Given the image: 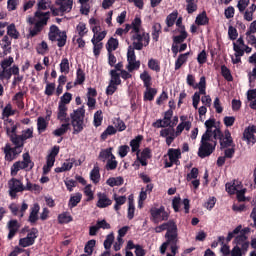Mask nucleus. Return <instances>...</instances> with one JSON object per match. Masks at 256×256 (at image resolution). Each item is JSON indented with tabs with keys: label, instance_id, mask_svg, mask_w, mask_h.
Returning a JSON list of instances; mask_svg holds the SVG:
<instances>
[{
	"label": "nucleus",
	"instance_id": "ea45409f",
	"mask_svg": "<svg viewBox=\"0 0 256 256\" xmlns=\"http://www.w3.org/2000/svg\"><path fill=\"white\" fill-rule=\"evenodd\" d=\"M7 35L12 39H19V31H17V28L13 23L7 27Z\"/></svg>",
	"mask_w": 256,
	"mask_h": 256
},
{
	"label": "nucleus",
	"instance_id": "39448f33",
	"mask_svg": "<svg viewBox=\"0 0 256 256\" xmlns=\"http://www.w3.org/2000/svg\"><path fill=\"white\" fill-rule=\"evenodd\" d=\"M140 79L143 81L144 87L146 88V91L144 92V101H153L155 95H157V88H151V75H149V72L144 71L140 74Z\"/></svg>",
	"mask_w": 256,
	"mask_h": 256
},
{
	"label": "nucleus",
	"instance_id": "4c0bfd02",
	"mask_svg": "<svg viewBox=\"0 0 256 256\" xmlns=\"http://www.w3.org/2000/svg\"><path fill=\"white\" fill-rule=\"evenodd\" d=\"M165 228L167 231L166 233H177V224L175 223V220H169L168 222H165Z\"/></svg>",
	"mask_w": 256,
	"mask_h": 256
},
{
	"label": "nucleus",
	"instance_id": "a18cd8bd",
	"mask_svg": "<svg viewBox=\"0 0 256 256\" xmlns=\"http://www.w3.org/2000/svg\"><path fill=\"white\" fill-rule=\"evenodd\" d=\"M38 10L36 13H43V11H47L51 5L49 4V0H40L37 4Z\"/></svg>",
	"mask_w": 256,
	"mask_h": 256
},
{
	"label": "nucleus",
	"instance_id": "f257e3e1",
	"mask_svg": "<svg viewBox=\"0 0 256 256\" xmlns=\"http://www.w3.org/2000/svg\"><path fill=\"white\" fill-rule=\"evenodd\" d=\"M71 125L73 127V135H79L85 129V106L73 110L70 114Z\"/></svg>",
	"mask_w": 256,
	"mask_h": 256
},
{
	"label": "nucleus",
	"instance_id": "338daca9",
	"mask_svg": "<svg viewBox=\"0 0 256 256\" xmlns=\"http://www.w3.org/2000/svg\"><path fill=\"white\" fill-rule=\"evenodd\" d=\"M197 62L199 65H205L207 63V52L202 50L197 56Z\"/></svg>",
	"mask_w": 256,
	"mask_h": 256
},
{
	"label": "nucleus",
	"instance_id": "603ef678",
	"mask_svg": "<svg viewBox=\"0 0 256 256\" xmlns=\"http://www.w3.org/2000/svg\"><path fill=\"white\" fill-rule=\"evenodd\" d=\"M114 241H115V235H113V233L108 234L104 241V248L106 249V251H109V249H111V246L113 245Z\"/></svg>",
	"mask_w": 256,
	"mask_h": 256
},
{
	"label": "nucleus",
	"instance_id": "2eb2a0df",
	"mask_svg": "<svg viewBox=\"0 0 256 256\" xmlns=\"http://www.w3.org/2000/svg\"><path fill=\"white\" fill-rule=\"evenodd\" d=\"M247 239V235L240 234L234 238L233 244L237 247L240 245L243 253H247V251H249V241H247Z\"/></svg>",
	"mask_w": 256,
	"mask_h": 256
},
{
	"label": "nucleus",
	"instance_id": "58836bf2",
	"mask_svg": "<svg viewBox=\"0 0 256 256\" xmlns=\"http://www.w3.org/2000/svg\"><path fill=\"white\" fill-rule=\"evenodd\" d=\"M63 3L60 6L62 13H69L73 9V0H62Z\"/></svg>",
	"mask_w": 256,
	"mask_h": 256
},
{
	"label": "nucleus",
	"instance_id": "a211bd4d",
	"mask_svg": "<svg viewBox=\"0 0 256 256\" xmlns=\"http://www.w3.org/2000/svg\"><path fill=\"white\" fill-rule=\"evenodd\" d=\"M205 127H206V131L202 135L204 137H215V130H213V128L220 129L219 127H217L215 125V118L206 120L205 121Z\"/></svg>",
	"mask_w": 256,
	"mask_h": 256
},
{
	"label": "nucleus",
	"instance_id": "a19ab883",
	"mask_svg": "<svg viewBox=\"0 0 256 256\" xmlns=\"http://www.w3.org/2000/svg\"><path fill=\"white\" fill-rule=\"evenodd\" d=\"M73 100V94L69 92H65L62 97H60V101L58 105H69Z\"/></svg>",
	"mask_w": 256,
	"mask_h": 256
},
{
	"label": "nucleus",
	"instance_id": "864d4df0",
	"mask_svg": "<svg viewBox=\"0 0 256 256\" xmlns=\"http://www.w3.org/2000/svg\"><path fill=\"white\" fill-rule=\"evenodd\" d=\"M177 15V12H172L166 17L167 27H173V25H175V21H177Z\"/></svg>",
	"mask_w": 256,
	"mask_h": 256
},
{
	"label": "nucleus",
	"instance_id": "09e8293b",
	"mask_svg": "<svg viewBox=\"0 0 256 256\" xmlns=\"http://www.w3.org/2000/svg\"><path fill=\"white\" fill-rule=\"evenodd\" d=\"M56 41H58L57 45L58 47H65L67 45V32L62 31L59 33V38H56Z\"/></svg>",
	"mask_w": 256,
	"mask_h": 256
},
{
	"label": "nucleus",
	"instance_id": "7ed1b4c3",
	"mask_svg": "<svg viewBox=\"0 0 256 256\" xmlns=\"http://www.w3.org/2000/svg\"><path fill=\"white\" fill-rule=\"evenodd\" d=\"M34 17L38 19L33 28H30L29 34L27 35V39H33V37H37L43 31V27L47 25L51 17V12H35Z\"/></svg>",
	"mask_w": 256,
	"mask_h": 256
},
{
	"label": "nucleus",
	"instance_id": "f03ea898",
	"mask_svg": "<svg viewBox=\"0 0 256 256\" xmlns=\"http://www.w3.org/2000/svg\"><path fill=\"white\" fill-rule=\"evenodd\" d=\"M217 147V140H214L212 136H202L200 146L198 148V157L205 159V157H211Z\"/></svg>",
	"mask_w": 256,
	"mask_h": 256
},
{
	"label": "nucleus",
	"instance_id": "20e7f679",
	"mask_svg": "<svg viewBox=\"0 0 256 256\" xmlns=\"http://www.w3.org/2000/svg\"><path fill=\"white\" fill-rule=\"evenodd\" d=\"M213 139L219 141L220 149L235 147V142L233 141V136H231V131H229V129H226L224 132L221 131V128L214 129Z\"/></svg>",
	"mask_w": 256,
	"mask_h": 256
},
{
	"label": "nucleus",
	"instance_id": "052dcab7",
	"mask_svg": "<svg viewBox=\"0 0 256 256\" xmlns=\"http://www.w3.org/2000/svg\"><path fill=\"white\" fill-rule=\"evenodd\" d=\"M44 93L48 97L53 96V93H55V83L46 82V88H45Z\"/></svg>",
	"mask_w": 256,
	"mask_h": 256
},
{
	"label": "nucleus",
	"instance_id": "13d9d810",
	"mask_svg": "<svg viewBox=\"0 0 256 256\" xmlns=\"http://www.w3.org/2000/svg\"><path fill=\"white\" fill-rule=\"evenodd\" d=\"M129 151H131V148L128 145H121L118 148V154L121 159L127 157Z\"/></svg>",
	"mask_w": 256,
	"mask_h": 256
},
{
	"label": "nucleus",
	"instance_id": "de8ad7c7",
	"mask_svg": "<svg viewBox=\"0 0 256 256\" xmlns=\"http://www.w3.org/2000/svg\"><path fill=\"white\" fill-rule=\"evenodd\" d=\"M4 153H5V161H15L16 157L13 154V151H11V146L9 144L6 145L5 149H4Z\"/></svg>",
	"mask_w": 256,
	"mask_h": 256
},
{
	"label": "nucleus",
	"instance_id": "ddd939ff",
	"mask_svg": "<svg viewBox=\"0 0 256 256\" xmlns=\"http://www.w3.org/2000/svg\"><path fill=\"white\" fill-rule=\"evenodd\" d=\"M69 108L66 105L58 104L57 119L60 123H71V117L67 114Z\"/></svg>",
	"mask_w": 256,
	"mask_h": 256
},
{
	"label": "nucleus",
	"instance_id": "f3484780",
	"mask_svg": "<svg viewBox=\"0 0 256 256\" xmlns=\"http://www.w3.org/2000/svg\"><path fill=\"white\" fill-rule=\"evenodd\" d=\"M39 211H41V206H39V203H35L30 208V215L28 217V222L31 225H35V223H37V221H39Z\"/></svg>",
	"mask_w": 256,
	"mask_h": 256
},
{
	"label": "nucleus",
	"instance_id": "9d476101",
	"mask_svg": "<svg viewBox=\"0 0 256 256\" xmlns=\"http://www.w3.org/2000/svg\"><path fill=\"white\" fill-rule=\"evenodd\" d=\"M242 139L246 141L247 145H255L256 143L255 125H249L244 129Z\"/></svg>",
	"mask_w": 256,
	"mask_h": 256
},
{
	"label": "nucleus",
	"instance_id": "5fc2aeb1",
	"mask_svg": "<svg viewBox=\"0 0 256 256\" xmlns=\"http://www.w3.org/2000/svg\"><path fill=\"white\" fill-rule=\"evenodd\" d=\"M76 31H78L79 37H84L88 33L87 25L83 22H80L76 27Z\"/></svg>",
	"mask_w": 256,
	"mask_h": 256
},
{
	"label": "nucleus",
	"instance_id": "f8f14e48",
	"mask_svg": "<svg viewBox=\"0 0 256 256\" xmlns=\"http://www.w3.org/2000/svg\"><path fill=\"white\" fill-rule=\"evenodd\" d=\"M140 152L136 153V159L138 162H140V164L142 165V167H147L148 159H151L153 157V152L151 150V148L146 147L142 150V152L139 154Z\"/></svg>",
	"mask_w": 256,
	"mask_h": 256
},
{
	"label": "nucleus",
	"instance_id": "423d86ee",
	"mask_svg": "<svg viewBox=\"0 0 256 256\" xmlns=\"http://www.w3.org/2000/svg\"><path fill=\"white\" fill-rule=\"evenodd\" d=\"M35 167V162L31 161V155L28 152L23 154V161L15 162L11 167V176L15 177L21 169H33Z\"/></svg>",
	"mask_w": 256,
	"mask_h": 256
},
{
	"label": "nucleus",
	"instance_id": "b1692460",
	"mask_svg": "<svg viewBox=\"0 0 256 256\" xmlns=\"http://www.w3.org/2000/svg\"><path fill=\"white\" fill-rule=\"evenodd\" d=\"M69 129H71V123L64 122L61 124L60 128L53 131V135H55V137H63Z\"/></svg>",
	"mask_w": 256,
	"mask_h": 256
},
{
	"label": "nucleus",
	"instance_id": "37998d69",
	"mask_svg": "<svg viewBox=\"0 0 256 256\" xmlns=\"http://www.w3.org/2000/svg\"><path fill=\"white\" fill-rule=\"evenodd\" d=\"M91 43L94 45L93 53L95 57H99V55H101V49H103V43L97 42L95 38H92Z\"/></svg>",
	"mask_w": 256,
	"mask_h": 256
},
{
	"label": "nucleus",
	"instance_id": "bb28decb",
	"mask_svg": "<svg viewBox=\"0 0 256 256\" xmlns=\"http://www.w3.org/2000/svg\"><path fill=\"white\" fill-rule=\"evenodd\" d=\"M195 23L199 27L207 25L209 23V17L207 16V12L203 11L202 13L198 14Z\"/></svg>",
	"mask_w": 256,
	"mask_h": 256
},
{
	"label": "nucleus",
	"instance_id": "bf43d9fd",
	"mask_svg": "<svg viewBox=\"0 0 256 256\" xmlns=\"http://www.w3.org/2000/svg\"><path fill=\"white\" fill-rule=\"evenodd\" d=\"M20 136L22 138V141H27V139H33V128H27L26 130H23Z\"/></svg>",
	"mask_w": 256,
	"mask_h": 256
},
{
	"label": "nucleus",
	"instance_id": "6ab92c4d",
	"mask_svg": "<svg viewBox=\"0 0 256 256\" xmlns=\"http://www.w3.org/2000/svg\"><path fill=\"white\" fill-rule=\"evenodd\" d=\"M21 227V225H19V221L17 220H10L8 222V239L11 240L13 239V237H15V235H17V231H19V228Z\"/></svg>",
	"mask_w": 256,
	"mask_h": 256
},
{
	"label": "nucleus",
	"instance_id": "4468645a",
	"mask_svg": "<svg viewBox=\"0 0 256 256\" xmlns=\"http://www.w3.org/2000/svg\"><path fill=\"white\" fill-rule=\"evenodd\" d=\"M98 201L96 203V207L99 209H105L113 205V200L109 198L105 193L99 192L97 193Z\"/></svg>",
	"mask_w": 256,
	"mask_h": 256
},
{
	"label": "nucleus",
	"instance_id": "4d7b16f0",
	"mask_svg": "<svg viewBox=\"0 0 256 256\" xmlns=\"http://www.w3.org/2000/svg\"><path fill=\"white\" fill-rule=\"evenodd\" d=\"M97 241L95 240H89L84 248L85 253H87V255H93V248L95 247Z\"/></svg>",
	"mask_w": 256,
	"mask_h": 256
},
{
	"label": "nucleus",
	"instance_id": "a878e982",
	"mask_svg": "<svg viewBox=\"0 0 256 256\" xmlns=\"http://www.w3.org/2000/svg\"><path fill=\"white\" fill-rule=\"evenodd\" d=\"M47 127H49V122H47V120L44 117H38L37 130L39 135H41V133H45V131H47Z\"/></svg>",
	"mask_w": 256,
	"mask_h": 256
},
{
	"label": "nucleus",
	"instance_id": "774afa93",
	"mask_svg": "<svg viewBox=\"0 0 256 256\" xmlns=\"http://www.w3.org/2000/svg\"><path fill=\"white\" fill-rule=\"evenodd\" d=\"M231 256H243L245 253H243V248L239 246H234L232 250L230 251Z\"/></svg>",
	"mask_w": 256,
	"mask_h": 256
},
{
	"label": "nucleus",
	"instance_id": "f704fd0d",
	"mask_svg": "<svg viewBox=\"0 0 256 256\" xmlns=\"http://www.w3.org/2000/svg\"><path fill=\"white\" fill-rule=\"evenodd\" d=\"M117 133V128H115L113 125H109L104 132L101 134L102 141H106L107 137L110 135H115Z\"/></svg>",
	"mask_w": 256,
	"mask_h": 256
},
{
	"label": "nucleus",
	"instance_id": "c756f323",
	"mask_svg": "<svg viewBox=\"0 0 256 256\" xmlns=\"http://www.w3.org/2000/svg\"><path fill=\"white\" fill-rule=\"evenodd\" d=\"M143 24V21L141 20V17L136 16L132 23L130 24L132 27V33H140L141 32V25Z\"/></svg>",
	"mask_w": 256,
	"mask_h": 256
},
{
	"label": "nucleus",
	"instance_id": "9b49d317",
	"mask_svg": "<svg viewBox=\"0 0 256 256\" xmlns=\"http://www.w3.org/2000/svg\"><path fill=\"white\" fill-rule=\"evenodd\" d=\"M150 213L154 221H167V219H169V213L165 211V206H161L160 208H152Z\"/></svg>",
	"mask_w": 256,
	"mask_h": 256
},
{
	"label": "nucleus",
	"instance_id": "dca6fc26",
	"mask_svg": "<svg viewBox=\"0 0 256 256\" xmlns=\"http://www.w3.org/2000/svg\"><path fill=\"white\" fill-rule=\"evenodd\" d=\"M248 235V233H251V228L246 227L243 229L242 225H238L232 232H229L226 237V242L230 243V241L235 237V235Z\"/></svg>",
	"mask_w": 256,
	"mask_h": 256
},
{
	"label": "nucleus",
	"instance_id": "473e14b6",
	"mask_svg": "<svg viewBox=\"0 0 256 256\" xmlns=\"http://www.w3.org/2000/svg\"><path fill=\"white\" fill-rule=\"evenodd\" d=\"M148 67L151 69V71L159 73L161 71V62H159L157 59L151 58L148 60Z\"/></svg>",
	"mask_w": 256,
	"mask_h": 256
},
{
	"label": "nucleus",
	"instance_id": "69168bd1",
	"mask_svg": "<svg viewBox=\"0 0 256 256\" xmlns=\"http://www.w3.org/2000/svg\"><path fill=\"white\" fill-rule=\"evenodd\" d=\"M20 247H31V245H35V242L30 238H21L19 240Z\"/></svg>",
	"mask_w": 256,
	"mask_h": 256
},
{
	"label": "nucleus",
	"instance_id": "cd10ccee",
	"mask_svg": "<svg viewBox=\"0 0 256 256\" xmlns=\"http://www.w3.org/2000/svg\"><path fill=\"white\" fill-rule=\"evenodd\" d=\"M119 47V40L111 37L106 43V49L108 53H113V51H117Z\"/></svg>",
	"mask_w": 256,
	"mask_h": 256
},
{
	"label": "nucleus",
	"instance_id": "49530a36",
	"mask_svg": "<svg viewBox=\"0 0 256 256\" xmlns=\"http://www.w3.org/2000/svg\"><path fill=\"white\" fill-rule=\"evenodd\" d=\"M69 71H70L69 59L63 58L60 63V73H64L65 75H68Z\"/></svg>",
	"mask_w": 256,
	"mask_h": 256
},
{
	"label": "nucleus",
	"instance_id": "0e129e2a",
	"mask_svg": "<svg viewBox=\"0 0 256 256\" xmlns=\"http://www.w3.org/2000/svg\"><path fill=\"white\" fill-rule=\"evenodd\" d=\"M11 77H12V72L10 68L3 69L0 73V81H5V79L9 81Z\"/></svg>",
	"mask_w": 256,
	"mask_h": 256
},
{
	"label": "nucleus",
	"instance_id": "e433bc0d",
	"mask_svg": "<svg viewBox=\"0 0 256 256\" xmlns=\"http://www.w3.org/2000/svg\"><path fill=\"white\" fill-rule=\"evenodd\" d=\"M71 221H73V216L69 215L67 212L58 215V223L60 225L71 223Z\"/></svg>",
	"mask_w": 256,
	"mask_h": 256
},
{
	"label": "nucleus",
	"instance_id": "7c9ffc66",
	"mask_svg": "<svg viewBox=\"0 0 256 256\" xmlns=\"http://www.w3.org/2000/svg\"><path fill=\"white\" fill-rule=\"evenodd\" d=\"M110 77H111V80L109 83L116 86L121 85V74L117 73V70H111Z\"/></svg>",
	"mask_w": 256,
	"mask_h": 256
},
{
	"label": "nucleus",
	"instance_id": "79ce46f5",
	"mask_svg": "<svg viewBox=\"0 0 256 256\" xmlns=\"http://www.w3.org/2000/svg\"><path fill=\"white\" fill-rule=\"evenodd\" d=\"M171 121L166 120L165 118L163 120L158 119L156 122L152 124V127H155L156 129H161L165 127H170Z\"/></svg>",
	"mask_w": 256,
	"mask_h": 256
},
{
	"label": "nucleus",
	"instance_id": "6e6d98bb",
	"mask_svg": "<svg viewBox=\"0 0 256 256\" xmlns=\"http://www.w3.org/2000/svg\"><path fill=\"white\" fill-rule=\"evenodd\" d=\"M177 237H178V233H174V234H170V233H166L165 234V238L167 239L165 241V243H168V245H176L177 244Z\"/></svg>",
	"mask_w": 256,
	"mask_h": 256
},
{
	"label": "nucleus",
	"instance_id": "72a5a7b5",
	"mask_svg": "<svg viewBox=\"0 0 256 256\" xmlns=\"http://www.w3.org/2000/svg\"><path fill=\"white\" fill-rule=\"evenodd\" d=\"M83 83H85V72L83 71V69L78 68L76 71V80L74 82V87L76 85H83Z\"/></svg>",
	"mask_w": 256,
	"mask_h": 256
},
{
	"label": "nucleus",
	"instance_id": "4be33fe9",
	"mask_svg": "<svg viewBox=\"0 0 256 256\" xmlns=\"http://www.w3.org/2000/svg\"><path fill=\"white\" fill-rule=\"evenodd\" d=\"M168 157H169V161L175 162V165L181 164V162L179 161V159H181V150L180 149L170 148L168 150Z\"/></svg>",
	"mask_w": 256,
	"mask_h": 256
},
{
	"label": "nucleus",
	"instance_id": "c85d7f7f",
	"mask_svg": "<svg viewBox=\"0 0 256 256\" xmlns=\"http://www.w3.org/2000/svg\"><path fill=\"white\" fill-rule=\"evenodd\" d=\"M90 179L94 183V185H97V183L101 181V173L99 172V166H94V168L91 170Z\"/></svg>",
	"mask_w": 256,
	"mask_h": 256
},
{
	"label": "nucleus",
	"instance_id": "412c9836",
	"mask_svg": "<svg viewBox=\"0 0 256 256\" xmlns=\"http://www.w3.org/2000/svg\"><path fill=\"white\" fill-rule=\"evenodd\" d=\"M143 141V135H138L130 141V147L132 153H141V143Z\"/></svg>",
	"mask_w": 256,
	"mask_h": 256
},
{
	"label": "nucleus",
	"instance_id": "e2e57ef3",
	"mask_svg": "<svg viewBox=\"0 0 256 256\" xmlns=\"http://www.w3.org/2000/svg\"><path fill=\"white\" fill-rule=\"evenodd\" d=\"M12 115H15V111H13V107L11 106V104H7L3 109L2 116L9 118Z\"/></svg>",
	"mask_w": 256,
	"mask_h": 256
},
{
	"label": "nucleus",
	"instance_id": "3c124183",
	"mask_svg": "<svg viewBox=\"0 0 256 256\" xmlns=\"http://www.w3.org/2000/svg\"><path fill=\"white\" fill-rule=\"evenodd\" d=\"M111 151H113V148H107L105 150H102L98 156L100 161H103V163H105V161H107V159L111 157Z\"/></svg>",
	"mask_w": 256,
	"mask_h": 256
},
{
	"label": "nucleus",
	"instance_id": "2f4dec72",
	"mask_svg": "<svg viewBox=\"0 0 256 256\" xmlns=\"http://www.w3.org/2000/svg\"><path fill=\"white\" fill-rule=\"evenodd\" d=\"M162 27H161V23H154V25L152 26V39L153 41H159V35H161L162 31H161Z\"/></svg>",
	"mask_w": 256,
	"mask_h": 256
},
{
	"label": "nucleus",
	"instance_id": "8fccbe9b",
	"mask_svg": "<svg viewBox=\"0 0 256 256\" xmlns=\"http://www.w3.org/2000/svg\"><path fill=\"white\" fill-rule=\"evenodd\" d=\"M221 73H222V77H224L226 81H233V75H231V70H229L227 66L225 65L221 66Z\"/></svg>",
	"mask_w": 256,
	"mask_h": 256
},
{
	"label": "nucleus",
	"instance_id": "393cba45",
	"mask_svg": "<svg viewBox=\"0 0 256 256\" xmlns=\"http://www.w3.org/2000/svg\"><path fill=\"white\" fill-rule=\"evenodd\" d=\"M81 199H83V194L77 192L75 195L71 196L68 202V207L73 209L81 203Z\"/></svg>",
	"mask_w": 256,
	"mask_h": 256
},
{
	"label": "nucleus",
	"instance_id": "0eeeda50",
	"mask_svg": "<svg viewBox=\"0 0 256 256\" xmlns=\"http://www.w3.org/2000/svg\"><path fill=\"white\" fill-rule=\"evenodd\" d=\"M133 33L131 39L132 41H134L132 43L134 49H136V51H141V49H143L144 47H147V45H149V41H150V37H149V33H145L143 32L141 34V32H131Z\"/></svg>",
	"mask_w": 256,
	"mask_h": 256
},
{
	"label": "nucleus",
	"instance_id": "c9c22d12",
	"mask_svg": "<svg viewBox=\"0 0 256 256\" xmlns=\"http://www.w3.org/2000/svg\"><path fill=\"white\" fill-rule=\"evenodd\" d=\"M102 123H103V111L97 110L94 113L93 125L94 127H101Z\"/></svg>",
	"mask_w": 256,
	"mask_h": 256
},
{
	"label": "nucleus",
	"instance_id": "680f3d73",
	"mask_svg": "<svg viewBox=\"0 0 256 256\" xmlns=\"http://www.w3.org/2000/svg\"><path fill=\"white\" fill-rule=\"evenodd\" d=\"M188 36H185L184 34L176 35L172 37L173 45H181V43H185V39H187Z\"/></svg>",
	"mask_w": 256,
	"mask_h": 256
},
{
	"label": "nucleus",
	"instance_id": "c03bdc74",
	"mask_svg": "<svg viewBox=\"0 0 256 256\" xmlns=\"http://www.w3.org/2000/svg\"><path fill=\"white\" fill-rule=\"evenodd\" d=\"M9 139L15 147H23L25 145V140H23L21 135L11 136Z\"/></svg>",
	"mask_w": 256,
	"mask_h": 256
},
{
	"label": "nucleus",
	"instance_id": "aec40b11",
	"mask_svg": "<svg viewBox=\"0 0 256 256\" xmlns=\"http://www.w3.org/2000/svg\"><path fill=\"white\" fill-rule=\"evenodd\" d=\"M233 51L235 52V58H232L233 65H237L241 63V57L245 55V50L241 48V46L237 45V43H233Z\"/></svg>",
	"mask_w": 256,
	"mask_h": 256
},
{
	"label": "nucleus",
	"instance_id": "5701e85b",
	"mask_svg": "<svg viewBox=\"0 0 256 256\" xmlns=\"http://www.w3.org/2000/svg\"><path fill=\"white\" fill-rule=\"evenodd\" d=\"M189 55H191V52H186L184 54H180L178 56V58L175 61V71H179V69H181V67H183V65H185V63L188 61L189 59Z\"/></svg>",
	"mask_w": 256,
	"mask_h": 256
},
{
	"label": "nucleus",
	"instance_id": "6e6552de",
	"mask_svg": "<svg viewBox=\"0 0 256 256\" xmlns=\"http://www.w3.org/2000/svg\"><path fill=\"white\" fill-rule=\"evenodd\" d=\"M127 63L126 66L127 71L129 73H133V71L139 70L141 67V61L137 60V55H135V47L129 46L127 52Z\"/></svg>",
	"mask_w": 256,
	"mask_h": 256
},
{
	"label": "nucleus",
	"instance_id": "1a4fd4ad",
	"mask_svg": "<svg viewBox=\"0 0 256 256\" xmlns=\"http://www.w3.org/2000/svg\"><path fill=\"white\" fill-rule=\"evenodd\" d=\"M9 187V195L12 197V199H15L17 197V193H21L24 191L23 188V182L17 178H12L8 182Z\"/></svg>",
	"mask_w": 256,
	"mask_h": 256
}]
</instances>
